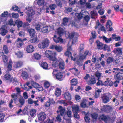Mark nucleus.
Masks as SVG:
<instances>
[{
	"mask_svg": "<svg viewBox=\"0 0 123 123\" xmlns=\"http://www.w3.org/2000/svg\"><path fill=\"white\" fill-rule=\"evenodd\" d=\"M96 43L97 48L100 50H101L103 48V44L102 43L100 42L99 41H97L96 42Z\"/></svg>",
	"mask_w": 123,
	"mask_h": 123,
	"instance_id": "obj_27",
	"label": "nucleus"
},
{
	"mask_svg": "<svg viewBox=\"0 0 123 123\" xmlns=\"http://www.w3.org/2000/svg\"><path fill=\"white\" fill-rule=\"evenodd\" d=\"M59 61H60V62L58 65L59 68L61 70H63L64 69V62L61 59H60Z\"/></svg>",
	"mask_w": 123,
	"mask_h": 123,
	"instance_id": "obj_20",
	"label": "nucleus"
},
{
	"mask_svg": "<svg viewBox=\"0 0 123 123\" xmlns=\"http://www.w3.org/2000/svg\"><path fill=\"white\" fill-rule=\"evenodd\" d=\"M15 54L18 58H19L23 57V52L20 51H18L17 52H15Z\"/></svg>",
	"mask_w": 123,
	"mask_h": 123,
	"instance_id": "obj_30",
	"label": "nucleus"
},
{
	"mask_svg": "<svg viewBox=\"0 0 123 123\" xmlns=\"http://www.w3.org/2000/svg\"><path fill=\"white\" fill-rule=\"evenodd\" d=\"M73 111L74 112H77L79 110V107L77 105H74L72 106Z\"/></svg>",
	"mask_w": 123,
	"mask_h": 123,
	"instance_id": "obj_32",
	"label": "nucleus"
},
{
	"mask_svg": "<svg viewBox=\"0 0 123 123\" xmlns=\"http://www.w3.org/2000/svg\"><path fill=\"white\" fill-rule=\"evenodd\" d=\"M69 70L76 76L79 74V72L76 68H73L69 69Z\"/></svg>",
	"mask_w": 123,
	"mask_h": 123,
	"instance_id": "obj_23",
	"label": "nucleus"
},
{
	"mask_svg": "<svg viewBox=\"0 0 123 123\" xmlns=\"http://www.w3.org/2000/svg\"><path fill=\"white\" fill-rule=\"evenodd\" d=\"M37 40V37L36 36H32L31 37L30 39V42L31 43H35Z\"/></svg>",
	"mask_w": 123,
	"mask_h": 123,
	"instance_id": "obj_39",
	"label": "nucleus"
},
{
	"mask_svg": "<svg viewBox=\"0 0 123 123\" xmlns=\"http://www.w3.org/2000/svg\"><path fill=\"white\" fill-rule=\"evenodd\" d=\"M7 32V30L3 28H1L0 29V34L2 35H5Z\"/></svg>",
	"mask_w": 123,
	"mask_h": 123,
	"instance_id": "obj_35",
	"label": "nucleus"
},
{
	"mask_svg": "<svg viewBox=\"0 0 123 123\" xmlns=\"http://www.w3.org/2000/svg\"><path fill=\"white\" fill-rule=\"evenodd\" d=\"M37 3L39 6H42L44 3V0H36Z\"/></svg>",
	"mask_w": 123,
	"mask_h": 123,
	"instance_id": "obj_47",
	"label": "nucleus"
},
{
	"mask_svg": "<svg viewBox=\"0 0 123 123\" xmlns=\"http://www.w3.org/2000/svg\"><path fill=\"white\" fill-rule=\"evenodd\" d=\"M41 31L43 33L49 32L47 26L44 27L42 28Z\"/></svg>",
	"mask_w": 123,
	"mask_h": 123,
	"instance_id": "obj_57",
	"label": "nucleus"
},
{
	"mask_svg": "<svg viewBox=\"0 0 123 123\" xmlns=\"http://www.w3.org/2000/svg\"><path fill=\"white\" fill-rule=\"evenodd\" d=\"M41 66L44 69H48V66L47 63L45 62L42 63L41 65Z\"/></svg>",
	"mask_w": 123,
	"mask_h": 123,
	"instance_id": "obj_37",
	"label": "nucleus"
},
{
	"mask_svg": "<svg viewBox=\"0 0 123 123\" xmlns=\"http://www.w3.org/2000/svg\"><path fill=\"white\" fill-rule=\"evenodd\" d=\"M122 50L121 48H117L116 49V53L119 54L120 55H121L122 53Z\"/></svg>",
	"mask_w": 123,
	"mask_h": 123,
	"instance_id": "obj_49",
	"label": "nucleus"
},
{
	"mask_svg": "<svg viewBox=\"0 0 123 123\" xmlns=\"http://www.w3.org/2000/svg\"><path fill=\"white\" fill-rule=\"evenodd\" d=\"M84 119L85 121L86 122H89L90 120L89 117V114H87L85 115L84 117Z\"/></svg>",
	"mask_w": 123,
	"mask_h": 123,
	"instance_id": "obj_55",
	"label": "nucleus"
},
{
	"mask_svg": "<svg viewBox=\"0 0 123 123\" xmlns=\"http://www.w3.org/2000/svg\"><path fill=\"white\" fill-rule=\"evenodd\" d=\"M68 1H69L68 2L69 3V5L70 6L74 4L76 2L75 0L72 1L71 0H68Z\"/></svg>",
	"mask_w": 123,
	"mask_h": 123,
	"instance_id": "obj_63",
	"label": "nucleus"
},
{
	"mask_svg": "<svg viewBox=\"0 0 123 123\" xmlns=\"http://www.w3.org/2000/svg\"><path fill=\"white\" fill-rule=\"evenodd\" d=\"M91 18L92 19H95L97 15V13L94 11H91L90 13Z\"/></svg>",
	"mask_w": 123,
	"mask_h": 123,
	"instance_id": "obj_34",
	"label": "nucleus"
},
{
	"mask_svg": "<svg viewBox=\"0 0 123 123\" xmlns=\"http://www.w3.org/2000/svg\"><path fill=\"white\" fill-rule=\"evenodd\" d=\"M34 49V48L31 45H28L26 48V52L29 53L33 52Z\"/></svg>",
	"mask_w": 123,
	"mask_h": 123,
	"instance_id": "obj_15",
	"label": "nucleus"
},
{
	"mask_svg": "<svg viewBox=\"0 0 123 123\" xmlns=\"http://www.w3.org/2000/svg\"><path fill=\"white\" fill-rule=\"evenodd\" d=\"M18 100H19L20 103L21 105H23L24 104L25 102L24 100L21 96L20 97L19 99Z\"/></svg>",
	"mask_w": 123,
	"mask_h": 123,
	"instance_id": "obj_58",
	"label": "nucleus"
},
{
	"mask_svg": "<svg viewBox=\"0 0 123 123\" xmlns=\"http://www.w3.org/2000/svg\"><path fill=\"white\" fill-rule=\"evenodd\" d=\"M36 98L37 99L38 98V101L39 100L41 102H43L46 99V97L45 96H44L43 97L42 96L39 97L37 98Z\"/></svg>",
	"mask_w": 123,
	"mask_h": 123,
	"instance_id": "obj_53",
	"label": "nucleus"
},
{
	"mask_svg": "<svg viewBox=\"0 0 123 123\" xmlns=\"http://www.w3.org/2000/svg\"><path fill=\"white\" fill-rule=\"evenodd\" d=\"M122 60V59H117L116 60H115L114 62V63L115 64V65H117L118 64H121L122 62L121 61Z\"/></svg>",
	"mask_w": 123,
	"mask_h": 123,
	"instance_id": "obj_51",
	"label": "nucleus"
},
{
	"mask_svg": "<svg viewBox=\"0 0 123 123\" xmlns=\"http://www.w3.org/2000/svg\"><path fill=\"white\" fill-rule=\"evenodd\" d=\"M68 21V18H64L63 19V24L65 25H67Z\"/></svg>",
	"mask_w": 123,
	"mask_h": 123,
	"instance_id": "obj_61",
	"label": "nucleus"
},
{
	"mask_svg": "<svg viewBox=\"0 0 123 123\" xmlns=\"http://www.w3.org/2000/svg\"><path fill=\"white\" fill-rule=\"evenodd\" d=\"M59 110L57 111L58 114L59 113L61 116H63L65 114V111L64 109L62 108L61 106H60L59 107Z\"/></svg>",
	"mask_w": 123,
	"mask_h": 123,
	"instance_id": "obj_16",
	"label": "nucleus"
},
{
	"mask_svg": "<svg viewBox=\"0 0 123 123\" xmlns=\"http://www.w3.org/2000/svg\"><path fill=\"white\" fill-rule=\"evenodd\" d=\"M78 36V34L75 32H72L69 34V37L70 38H75L74 39H73L72 42V43L74 42H76L77 40V38Z\"/></svg>",
	"mask_w": 123,
	"mask_h": 123,
	"instance_id": "obj_10",
	"label": "nucleus"
},
{
	"mask_svg": "<svg viewBox=\"0 0 123 123\" xmlns=\"http://www.w3.org/2000/svg\"><path fill=\"white\" fill-rule=\"evenodd\" d=\"M91 54V53L88 51L86 50L84 52L83 55L78 56L77 58L78 64L80 66L82 65L83 60L86 58L87 55H89Z\"/></svg>",
	"mask_w": 123,
	"mask_h": 123,
	"instance_id": "obj_1",
	"label": "nucleus"
},
{
	"mask_svg": "<svg viewBox=\"0 0 123 123\" xmlns=\"http://www.w3.org/2000/svg\"><path fill=\"white\" fill-rule=\"evenodd\" d=\"M62 91L61 89L58 88H56L54 92V95L58 97L61 95Z\"/></svg>",
	"mask_w": 123,
	"mask_h": 123,
	"instance_id": "obj_22",
	"label": "nucleus"
},
{
	"mask_svg": "<svg viewBox=\"0 0 123 123\" xmlns=\"http://www.w3.org/2000/svg\"><path fill=\"white\" fill-rule=\"evenodd\" d=\"M91 78V77H90L89 74H87L84 78V79L87 82Z\"/></svg>",
	"mask_w": 123,
	"mask_h": 123,
	"instance_id": "obj_60",
	"label": "nucleus"
},
{
	"mask_svg": "<svg viewBox=\"0 0 123 123\" xmlns=\"http://www.w3.org/2000/svg\"><path fill=\"white\" fill-rule=\"evenodd\" d=\"M77 83V80L75 78L72 79L71 81V86H74Z\"/></svg>",
	"mask_w": 123,
	"mask_h": 123,
	"instance_id": "obj_44",
	"label": "nucleus"
},
{
	"mask_svg": "<svg viewBox=\"0 0 123 123\" xmlns=\"http://www.w3.org/2000/svg\"><path fill=\"white\" fill-rule=\"evenodd\" d=\"M47 27L48 32L53 31L54 28L53 25H48L47 26Z\"/></svg>",
	"mask_w": 123,
	"mask_h": 123,
	"instance_id": "obj_45",
	"label": "nucleus"
},
{
	"mask_svg": "<svg viewBox=\"0 0 123 123\" xmlns=\"http://www.w3.org/2000/svg\"><path fill=\"white\" fill-rule=\"evenodd\" d=\"M31 84L33 87L36 89H38L39 91H42L43 90V88L41 85L36 83L33 81H31Z\"/></svg>",
	"mask_w": 123,
	"mask_h": 123,
	"instance_id": "obj_9",
	"label": "nucleus"
},
{
	"mask_svg": "<svg viewBox=\"0 0 123 123\" xmlns=\"http://www.w3.org/2000/svg\"><path fill=\"white\" fill-rule=\"evenodd\" d=\"M83 17L84 18L83 21L84 23L85 22V24H86L89 20L90 17L88 15H86Z\"/></svg>",
	"mask_w": 123,
	"mask_h": 123,
	"instance_id": "obj_48",
	"label": "nucleus"
},
{
	"mask_svg": "<svg viewBox=\"0 0 123 123\" xmlns=\"http://www.w3.org/2000/svg\"><path fill=\"white\" fill-rule=\"evenodd\" d=\"M50 48L51 49H55L59 52L62 51L63 50L62 47L59 45H52L50 46Z\"/></svg>",
	"mask_w": 123,
	"mask_h": 123,
	"instance_id": "obj_11",
	"label": "nucleus"
},
{
	"mask_svg": "<svg viewBox=\"0 0 123 123\" xmlns=\"http://www.w3.org/2000/svg\"><path fill=\"white\" fill-rule=\"evenodd\" d=\"M45 53L46 57H48L50 60V58L54 57L57 55L55 52H52V51L48 50L46 51L45 52Z\"/></svg>",
	"mask_w": 123,
	"mask_h": 123,
	"instance_id": "obj_5",
	"label": "nucleus"
},
{
	"mask_svg": "<svg viewBox=\"0 0 123 123\" xmlns=\"http://www.w3.org/2000/svg\"><path fill=\"white\" fill-rule=\"evenodd\" d=\"M101 38L102 39L103 41H105L106 43H109L112 40V39L111 38H108L105 36H103Z\"/></svg>",
	"mask_w": 123,
	"mask_h": 123,
	"instance_id": "obj_29",
	"label": "nucleus"
},
{
	"mask_svg": "<svg viewBox=\"0 0 123 123\" xmlns=\"http://www.w3.org/2000/svg\"><path fill=\"white\" fill-rule=\"evenodd\" d=\"M101 92V90L100 89H98L97 90H96L95 97L96 98H98L99 96V93Z\"/></svg>",
	"mask_w": 123,
	"mask_h": 123,
	"instance_id": "obj_56",
	"label": "nucleus"
},
{
	"mask_svg": "<svg viewBox=\"0 0 123 123\" xmlns=\"http://www.w3.org/2000/svg\"><path fill=\"white\" fill-rule=\"evenodd\" d=\"M16 44L17 47L20 48H22L24 44L22 39L18 38L16 41Z\"/></svg>",
	"mask_w": 123,
	"mask_h": 123,
	"instance_id": "obj_12",
	"label": "nucleus"
},
{
	"mask_svg": "<svg viewBox=\"0 0 123 123\" xmlns=\"http://www.w3.org/2000/svg\"><path fill=\"white\" fill-rule=\"evenodd\" d=\"M23 65V63L22 61H18L16 63L14 67L15 68H18L22 66Z\"/></svg>",
	"mask_w": 123,
	"mask_h": 123,
	"instance_id": "obj_36",
	"label": "nucleus"
},
{
	"mask_svg": "<svg viewBox=\"0 0 123 123\" xmlns=\"http://www.w3.org/2000/svg\"><path fill=\"white\" fill-rule=\"evenodd\" d=\"M10 81L12 82L14 85H16L18 84L16 78H12Z\"/></svg>",
	"mask_w": 123,
	"mask_h": 123,
	"instance_id": "obj_46",
	"label": "nucleus"
},
{
	"mask_svg": "<svg viewBox=\"0 0 123 123\" xmlns=\"http://www.w3.org/2000/svg\"><path fill=\"white\" fill-rule=\"evenodd\" d=\"M46 115L45 113L41 112L39 114L38 116V119L40 120L43 121L46 118Z\"/></svg>",
	"mask_w": 123,
	"mask_h": 123,
	"instance_id": "obj_13",
	"label": "nucleus"
},
{
	"mask_svg": "<svg viewBox=\"0 0 123 123\" xmlns=\"http://www.w3.org/2000/svg\"><path fill=\"white\" fill-rule=\"evenodd\" d=\"M36 110L35 109H32L30 111V115L32 117H34L35 115Z\"/></svg>",
	"mask_w": 123,
	"mask_h": 123,
	"instance_id": "obj_50",
	"label": "nucleus"
},
{
	"mask_svg": "<svg viewBox=\"0 0 123 123\" xmlns=\"http://www.w3.org/2000/svg\"><path fill=\"white\" fill-rule=\"evenodd\" d=\"M96 82L95 79L91 77L90 79L88 81V83L89 85L93 84Z\"/></svg>",
	"mask_w": 123,
	"mask_h": 123,
	"instance_id": "obj_26",
	"label": "nucleus"
},
{
	"mask_svg": "<svg viewBox=\"0 0 123 123\" xmlns=\"http://www.w3.org/2000/svg\"><path fill=\"white\" fill-rule=\"evenodd\" d=\"M15 23L17 24V27L19 28L22 27V22L19 20H17L15 21Z\"/></svg>",
	"mask_w": 123,
	"mask_h": 123,
	"instance_id": "obj_41",
	"label": "nucleus"
},
{
	"mask_svg": "<svg viewBox=\"0 0 123 123\" xmlns=\"http://www.w3.org/2000/svg\"><path fill=\"white\" fill-rule=\"evenodd\" d=\"M49 7L51 10H53L57 7V6L55 4H52L50 5Z\"/></svg>",
	"mask_w": 123,
	"mask_h": 123,
	"instance_id": "obj_64",
	"label": "nucleus"
},
{
	"mask_svg": "<svg viewBox=\"0 0 123 123\" xmlns=\"http://www.w3.org/2000/svg\"><path fill=\"white\" fill-rule=\"evenodd\" d=\"M112 25V23L110 20L108 21L106 23V28L109 31H111L112 30V28L111 27Z\"/></svg>",
	"mask_w": 123,
	"mask_h": 123,
	"instance_id": "obj_19",
	"label": "nucleus"
},
{
	"mask_svg": "<svg viewBox=\"0 0 123 123\" xmlns=\"http://www.w3.org/2000/svg\"><path fill=\"white\" fill-rule=\"evenodd\" d=\"M114 59L113 57H109L107 59L106 62L108 64L112 62H113V63H114Z\"/></svg>",
	"mask_w": 123,
	"mask_h": 123,
	"instance_id": "obj_40",
	"label": "nucleus"
},
{
	"mask_svg": "<svg viewBox=\"0 0 123 123\" xmlns=\"http://www.w3.org/2000/svg\"><path fill=\"white\" fill-rule=\"evenodd\" d=\"M34 55L35 59L37 60L40 59L41 57V55L37 53H34Z\"/></svg>",
	"mask_w": 123,
	"mask_h": 123,
	"instance_id": "obj_42",
	"label": "nucleus"
},
{
	"mask_svg": "<svg viewBox=\"0 0 123 123\" xmlns=\"http://www.w3.org/2000/svg\"><path fill=\"white\" fill-rule=\"evenodd\" d=\"M3 50L6 54H7L8 53L9 51L8 48L6 45H4L3 47Z\"/></svg>",
	"mask_w": 123,
	"mask_h": 123,
	"instance_id": "obj_59",
	"label": "nucleus"
},
{
	"mask_svg": "<svg viewBox=\"0 0 123 123\" xmlns=\"http://www.w3.org/2000/svg\"><path fill=\"white\" fill-rule=\"evenodd\" d=\"M21 76L24 79H26L28 77V75L26 72H23L21 74Z\"/></svg>",
	"mask_w": 123,
	"mask_h": 123,
	"instance_id": "obj_33",
	"label": "nucleus"
},
{
	"mask_svg": "<svg viewBox=\"0 0 123 123\" xmlns=\"http://www.w3.org/2000/svg\"><path fill=\"white\" fill-rule=\"evenodd\" d=\"M8 13V12L7 11H5L1 14L0 18V23L1 22L5 23L6 21Z\"/></svg>",
	"mask_w": 123,
	"mask_h": 123,
	"instance_id": "obj_6",
	"label": "nucleus"
},
{
	"mask_svg": "<svg viewBox=\"0 0 123 123\" xmlns=\"http://www.w3.org/2000/svg\"><path fill=\"white\" fill-rule=\"evenodd\" d=\"M28 31L31 36H33L34 35L35 32L34 29H28Z\"/></svg>",
	"mask_w": 123,
	"mask_h": 123,
	"instance_id": "obj_38",
	"label": "nucleus"
},
{
	"mask_svg": "<svg viewBox=\"0 0 123 123\" xmlns=\"http://www.w3.org/2000/svg\"><path fill=\"white\" fill-rule=\"evenodd\" d=\"M53 40L56 43L60 42V43H62L63 41V40L59 37H57L56 36L54 35V37Z\"/></svg>",
	"mask_w": 123,
	"mask_h": 123,
	"instance_id": "obj_18",
	"label": "nucleus"
},
{
	"mask_svg": "<svg viewBox=\"0 0 123 123\" xmlns=\"http://www.w3.org/2000/svg\"><path fill=\"white\" fill-rule=\"evenodd\" d=\"M112 97V95L109 93H108L102 96V99L103 103H106L109 102Z\"/></svg>",
	"mask_w": 123,
	"mask_h": 123,
	"instance_id": "obj_4",
	"label": "nucleus"
},
{
	"mask_svg": "<svg viewBox=\"0 0 123 123\" xmlns=\"http://www.w3.org/2000/svg\"><path fill=\"white\" fill-rule=\"evenodd\" d=\"M63 74L61 72L57 73L56 75V77L57 79L59 80H61L63 77Z\"/></svg>",
	"mask_w": 123,
	"mask_h": 123,
	"instance_id": "obj_28",
	"label": "nucleus"
},
{
	"mask_svg": "<svg viewBox=\"0 0 123 123\" xmlns=\"http://www.w3.org/2000/svg\"><path fill=\"white\" fill-rule=\"evenodd\" d=\"M21 96L19 94H13L11 95L12 98L13 99L15 102L18 100L19 99L20 97Z\"/></svg>",
	"mask_w": 123,
	"mask_h": 123,
	"instance_id": "obj_14",
	"label": "nucleus"
},
{
	"mask_svg": "<svg viewBox=\"0 0 123 123\" xmlns=\"http://www.w3.org/2000/svg\"><path fill=\"white\" fill-rule=\"evenodd\" d=\"M109 83L110 84V86H112L113 85V82L110 80H109L106 81L103 83V85H104L105 86H107L108 85V83Z\"/></svg>",
	"mask_w": 123,
	"mask_h": 123,
	"instance_id": "obj_43",
	"label": "nucleus"
},
{
	"mask_svg": "<svg viewBox=\"0 0 123 123\" xmlns=\"http://www.w3.org/2000/svg\"><path fill=\"white\" fill-rule=\"evenodd\" d=\"M5 117L4 114L3 113H0V122H3Z\"/></svg>",
	"mask_w": 123,
	"mask_h": 123,
	"instance_id": "obj_62",
	"label": "nucleus"
},
{
	"mask_svg": "<svg viewBox=\"0 0 123 123\" xmlns=\"http://www.w3.org/2000/svg\"><path fill=\"white\" fill-rule=\"evenodd\" d=\"M92 61L94 63H95L96 62H98L100 61L99 57L95 54L93 55Z\"/></svg>",
	"mask_w": 123,
	"mask_h": 123,
	"instance_id": "obj_21",
	"label": "nucleus"
},
{
	"mask_svg": "<svg viewBox=\"0 0 123 123\" xmlns=\"http://www.w3.org/2000/svg\"><path fill=\"white\" fill-rule=\"evenodd\" d=\"M4 78L6 80H8L10 81L11 79V76L8 74H6L4 76Z\"/></svg>",
	"mask_w": 123,
	"mask_h": 123,
	"instance_id": "obj_52",
	"label": "nucleus"
},
{
	"mask_svg": "<svg viewBox=\"0 0 123 123\" xmlns=\"http://www.w3.org/2000/svg\"><path fill=\"white\" fill-rule=\"evenodd\" d=\"M99 119L104 121L105 123H112L114 121L109 116L104 114L100 116Z\"/></svg>",
	"mask_w": 123,
	"mask_h": 123,
	"instance_id": "obj_2",
	"label": "nucleus"
},
{
	"mask_svg": "<svg viewBox=\"0 0 123 123\" xmlns=\"http://www.w3.org/2000/svg\"><path fill=\"white\" fill-rule=\"evenodd\" d=\"M50 43L49 40L47 39L46 38L40 43L38 45V47L39 48L43 49L47 48L49 45Z\"/></svg>",
	"mask_w": 123,
	"mask_h": 123,
	"instance_id": "obj_3",
	"label": "nucleus"
},
{
	"mask_svg": "<svg viewBox=\"0 0 123 123\" xmlns=\"http://www.w3.org/2000/svg\"><path fill=\"white\" fill-rule=\"evenodd\" d=\"M26 13L28 16L32 17L35 14V12L32 7H29L26 8Z\"/></svg>",
	"mask_w": 123,
	"mask_h": 123,
	"instance_id": "obj_7",
	"label": "nucleus"
},
{
	"mask_svg": "<svg viewBox=\"0 0 123 123\" xmlns=\"http://www.w3.org/2000/svg\"><path fill=\"white\" fill-rule=\"evenodd\" d=\"M50 60L53 61L52 65L54 67H56L58 66L60 62L59 59L58 60H57L55 56L52 58H50Z\"/></svg>",
	"mask_w": 123,
	"mask_h": 123,
	"instance_id": "obj_8",
	"label": "nucleus"
},
{
	"mask_svg": "<svg viewBox=\"0 0 123 123\" xmlns=\"http://www.w3.org/2000/svg\"><path fill=\"white\" fill-rule=\"evenodd\" d=\"M64 98L66 100L68 101L71 100V96L69 92H65L64 94Z\"/></svg>",
	"mask_w": 123,
	"mask_h": 123,
	"instance_id": "obj_17",
	"label": "nucleus"
},
{
	"mask_svg": "<svg viewBox=\"0 0 123 123\" xmlns=\"http://www.w3.org/2000/svg\"><path fill=\"white\" fill-rule=\"evenodd\" d=\"M117 80H121L123 78V74L119 72L115 76Z\"/></svg>",
	"mask_w": 123,
	"mask_h": 123,
	"instance_id": "obj_25",
	"label": "nucleus"
},
{
	"mask_svg": "<svg viewBox=\"0 0 123 123\" xmlns=\"http://www.w3.org/2000/svg\"><path fill=\"white\" fill-rule=\"evenodd\" d=\"M56 32L57 34L61 36L64 33V31L62 28H59L57 30Z\"/></svg>",
	"mask_w": 123,
	"mask_h": 123,
	"instance_id": "obj_31",
	"label": "nucleus"
},
{
	"mask_svg": "<svg viewBox=\"0 0 123 123\" xmlns=\"http://www.w3.org/2000/svg\"><path fill=\"white\" fill-rule=\"evenodd\" d=\"M29 82H28L24 85V87H23V88L24 89L27 91H28L30 89H31L32 87L31 86H29Z\"/></svg>",
	"mask_w": 123,
	"mask_h": 123,
	"instance_id": "obj_24",
	"label": "nucleus"
},
{
	"mask_svg": "<svg viewBox=\"0 0 123 123\" xmlns=\"http://www.w3.org/2000/svg\"><path fill=\"white\" fill-rule=\"evenodd\" d=\"M12 61L11 60H10L9 61L8 66V68L9 70H11L12 69Z\"/></svg>",
	"mask_w": 123,
	"mask_h": 123,
	"instance_id": "obj_54",
	"label": "nucleus"
}]
</instances>
